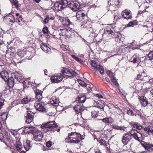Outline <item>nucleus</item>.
Segmentation results:
<instances>
[{"label":"nucleus","mask_w":153,"mask_h":153,"mask_svg":"<svg viewBox=\"0 0 153 153\" xmlns=\"http://www.w3.org/2000/svg\"><path fill=\"white\" fill-rule=\"evenodd\" d=\"M130 46L132 47V49L133 50L138 49L139 48V46L137 44V43L134 42L131 43Z\"/></svg>","instance_id":"58836bf2"},{"label":"nucleus","mask_w":153,"mask_h":153,"mask_svg":"<svg viewBox=\"0 0 153 153\" xmlns=\"http://www.w3.org/2000/svg\"><path fill=\"white\" fill-rule=\"evenodd\" d=\"M52 145V142L51 141H48L46 143V146L49 147L51 146Z\"/></svg>","instance_id":"052dcab7"},{"label":"nucleus","mask_w":153,"mask_h":153,"mask_svg":"<svg viewBox=\"0 0 153 153\" xmlns=\"http://www.w3.org/2000/svg\"><path fill=\"white\" fill-rule=\"evenodd\" d=\"M78 103V104L77 105L74 106V108L75 111L78 113H81L84 110L85 107H84L82 106V104Z\"/></svg>","instance_id":"412c9836"},{"label":"nucleus","mask_w":153,"mask_h":153,"mask_svg":"<svg viewBox=\"0 0 153 153\" xmlns=\"http://www.w3.org/2000/svg\"><path fill=\"white\" fill-rule=\"evenodd\" d=\"M40 48L45 52L49 54L51 52V49L45 43H42L40 44Z\"/></svg>","instance_id":"aec40b11"},{"label":"nucleus","mask_w":153,"mask_h":153,"mask_svg":"<svg viewBox=\"0 0 153 153\" xmlns=\"http://www.w3.org/2000/svg\"><path fill=\"white\" fill-rule=\"evenodd\" d=\"M64 73H63V75L69 77H71L74 76H76L77 74L73 70L70 71L67 68H65L64 69Z\"/></svg>","instance_id":"f8f14e48"},{"label":"nucleus","mask_w":153,"mask_h":153,"mask_svg":"<svg viewBox=\"0 0 153 153\" xmlns=\"http://www.w3.org/2000/svg\"><path fill=\"white\" fill-rule=\"evenodd\" d=\"M86 14V13L83 11H79L76 13V18L78 20H82L85 19Z\"/></svg>","instance_id":"2eb2a0df"},{"label":"nucleus","mask_w":153,"mask_h":153,"mask_svg":"<svg viewBox=\"0 0 153 153\" xmlns=\"http://www.w3.org/2000/svg\"><path fill=\"white\" fill-rule=\"evenodd\" d=\"M142 128V126L140 125H139L138 124L137 125V129L138 130H140Z\"/></svg>","instance_id":"774afa93"},{"label":"nucleus","mask_w":153,"mask_h":153,"mask_svg":"<svg viewBox=\"0 0 153 153\" xmlns=\"http://www.w3.org/2000/svg\"><path fill=\"white\" fill-rule=\"evenodd\" d=\"M143 76L142 75H138L137 78L139 79H141L143 80Z\"/></svg>","instance_id":"e2e57ef3"},{"label":"nucleus","mask_w":153,"mask_h":153,"mask_svg":"<svg viewBox=\"0 0 153 153\" xmlns=\"http://www.w3.org/2000/svg\"><path fill=\"white\" fill-rule=\"evenodd\" d=\"M120 34L118 32H113V33L112 35V37L114 38H120Z\"/></svg>","instance_id":"79ce46f5"},{"label":"nucleus","mask_w":153,"mask_h":153,"mask_svg":"<svg viewBox=\"0 0 153 153\" xmlns=\"http://www.w3.org/2000/svg\"><path fill=\"white\" fill-rule=\"evenodd\" d=\"M32 134L33 135L32 140L36 141H41L43 137L42 133L35 128H34Z\"/></svg>","instance_id":"7ed1b4c3"},{"label":"nucleus","mask_w":153,"mask_h":153,"mask_svg":"<svg viewBox=\"0 0 153 153\" xmlns=\"http://www.w3.org/2000/svg\"><path fill=\"white\" fill-rule=\"evenodd\" d=\"M130 133L136 140L139 141L141 140L139 138H140L142 137V135L137 130L132 129L130 131Z\"/></svg>","instance_id":"0eeeda50"},{"label":"nucleus","mask_w":153,"mask_h":153,"mask_svg":"<svg viewBox=\"0 0 153 153\" xmlns=\"http://www.w3.org/2000/svg\"><path fill=\"white\" fill-rule=\"evenodd\" d=\"M99 143L101 145H104L106 144V142L105 140L102 139Z\"/></svg>","instance_id":"13d9d810"},{"label":"nucleus","mask_w":153,"mask_h":153,"mask_svg":"<svg viewBox=\"0 0 153 153\" xmlns=\"http://www.w3.org/2000/svg\"><path fill=\"white\" fill-rule=\"evenodd\" d=\"M101 120L103 123L105 124H111L113 122V120L111 117H106L102 119H100Z\"/></svg>","instance_id":"c756f323"},{"label":"nucleus","mask_w":153,"mask_h":153,"mask_svg":"<svg viewBox=\"0 0 153 153\" xmlns=\"http://www.w3.org/2000/svg\"><path fill=\"white\" fill-rule=\"evenodd\" d=\"M113 128L117 130H121L123 131H125V128L122 127L121 126H117L115 125H114L113 126Z\"/></svg>","instance_id":"37998d69"},{"label":"nucleus","mask_w":153,"mask_h":153,"mask_svg":"<svg viewBox=\"0 0 153 153\" xmlns=\"http://www.w3.org/2000/svg\"><path fill=\"white\" fill-rule=\"evenodd\" d=\"M42 32L44 34L48 33V28L46 27H44L42 29Z\"/></svg>","instance_id":"864d4df0"},{"label":"nucleus","mask_w":153,"mask_h":153,"mask_svg":"<svg viewBox=\"0 0 153 153\" xmlns=\"http://www.w3.org/2000/svg\"><path fill=\"white\" fill-rule=\"evenodd\" d=\"M122 15L124 18L127 20L130 19L132 18L131 11L127 10H125L123 11L122 13Z\"/></svg>","instance_id":"4468645a"},{"label":"nucleus","mask_w":153,"mask_h":153,"mask_svg":"<svg viewBox=\"0 0 153 153\" xmlns=\"http://www.w3.org/2000/svg\"><path fill=\"white\" fill-rule=\"evenodd\" d=\"M65 22V23H64V25L65 24L67 26L70 25L71 23L69 20V19L68 18H66L64 20L63 22V23H64Z\"/></svg>","instance_id":"a18cd8bd"},{"label":"nucleus","mask_w":153,"mask_h":153,"mask_svg":"<svg viewBox=\"0 0 153 153\" xmlns=\"http://www.w3.org/2000/svg\"><path fill=\"white\" fill-rule=\"evenodd\" d=\"M142 145L146 150L149 151H153V145L152 144L148 143H145Z\"/></svg>","instance_id":"bb28decb"},{"label":"nucleus","mask_w":153,"mask_h":153,"mask_svg":"<svg viewBox=\"0 0 153 153\" xmlns=\"http://www.w3.org/2000/svg\"><path fill=\"white\" fill-rule=\"evenodd\" d=\"M138 123H134L131 124V126L134 128H137V126Z\"/></svg>","instance_id":"680f3d73"},{"label":"nucleus","mask_w":153,"mask_h":153,"mask_svg":"<svg viewBox=\"0 0 153 153\" xmlns=\"http://www.w3.org/2000/svg\"><path fill=\"white\" fill-rule=\"evenodd\" d=\"M106 73L108 76L110 78L113 76H114V74L110 71H107Z\"/></svg>","instance_id":"6e6d98bb"},{"label":"nucleus","mask_w":153,"mask_h":153,"mask_svg":"<svg viewBox=\"0 0 153 153\" xmlns=\"http://www.w3.org/2000/svg\"><path fill=\"white\" fill-rule=\"evenodd\" d=\"M60 30L61 31V33H59V35L64 36L67 42H69L73 41V37L71 34L68 32L67 29H60Z\"/></svg>","instance_id":"423d86ee"},{"label":"nucleus","mask_w":153,"mask_h":153,"mask_svg":"<svg viewBox=\"0 0 153 153\" xmlns=\"http://www.w3.org/2000/svg\"><path fill=\"white\" fill-rule=\"evenodd\" d=\"M34 114L31 111H29L27 112V115L26 122L27 123H30L33 120Z\"/></svg>","instance_id":"ddd939ff"},{"label":"nucleus","mask_w":153,"mask_h":153,"mask_svg":"<svg viewBox=\"0 0 153 153\" xmlns=\"http://www.w3.org/2000/svg\"><path fill=\"white\" fill-rule=\"evenodd\" d=\"M120 18V16L118 15H115L114 16V20H117L118 19H119Z\"/></svg>","instance_id":"0e129e2a"},{"label":"nucleus","mask_w":153,"mask_h":153,"mask_svg":"<svg viewBox=\"0 0 153 153\" xmlns=\"http://www.w3.org/2000/svg\"><path fill=\"white\" fill-rule=\"evenodd\" d=\"M7 84L10 88H13L14 85V79L13 77H10V78L7 81Z\"/></svg>","instance_id":"473e14b6"},{"label":"nucleus","mask_w":153,"mask_h":153,"mask_svg":"<svg viewBox=\"0 0 153 153\" xmlns=\"http://www.w3.org/2000/svg\"><path fill=\"white\" fill-rule=\"evenodd\" d=\"M71 57L74 59L76 61L78 62L83 64L84 62L81 59L79 58L78 57L76 56L75 55H71Z\"/></svg>","instance_id":"a19ab883"},{"label":"nucleus","mask_w":153,"mask_h":153,"mask_svg":"<svg viewBox=\"0 0 153 153\" xmlns=\"http://www.w3.org/2000/svg\"><path fill=\"white\" fill-rule=\"evenodd\" d=\"M96 103L97 105H96V107L98 108H100L101 109L104 110V108L105 107V105L104 103L101 102L100 101H97Z\"/></svg>","instance_id":"72a5a7b5"},{"label":"nucleus","mask_w":153,"mask_h":153,"mask_svg":"<svg viewBox=\"0 0 153 153\" xmlns=\"http://www.w3.org/2000/svg\"><path fill=\"white\" fill-rule=\"evenodd\" d=\"M100 68H97V70L100 71V73L102 74H103L104 73V69L103 68V67L102 66L100 65Z\"/></svg>","instance_id":"09e8293b"},{"label":"nucleus","mask_w":153,"mask_h":153,"mask_svg":"<svg viewBox=\"0 0 153 153\" xmlns=\"http://www.w3.org/2000/svg\"><path fill=\"white\" fill-rule=\"evenodd\" d=\"M34 127L31 126H28L24 128H22V133L24 134L29 133H32Z\"/></svg>","instance_id":"5701e85b"},{"label":"nucleus","mask_w":153,"mask_h":153,"mask_svg":"<svg viewBox=\"0 0 153 153\" xmlns=\"http://www.w3.org/2000/svg\"><path fill=\"white\" fill-rule=\"evenodd\" d=\"M122 3L121 0H110L108 1V4L109 5L114 6L119 5V4Z\"/></svg>","instance_id":"a878e982"},{"label":"nucleus","mask_w":153,"mask_h":153,"mask_svg":"<svg viewBox=\"0 0 153 153\" xmlns=\"http://www.w3.org/2000/svg\"><path fill=\"white\" fill-rule=\"evenodd\" d=\"M113 33V31L111 30L110 29H107L105 30L104 33L102 34V37H103L104 38L106 36H108V37H111Z\"/></svg>","instance_id":"393cba45"},{"label":"nucleus","mask_w":153,"mask_h":153,"mask_svg":"<svg viewBox=\"0 0 153 153\" xmlns=\"http://www.w3.org/2000/svg\"><path fill=\"white\" fill-rule=\"evenodd\" d=\"M18 1L17 0H13L12 1V3L17 8H18L19 6L18 4Z\"/></svg>","instance_id":"de8ad7c7"},{"label":"nucleus","mask_w":153,"mask_h":153,"mask_svg":"<svg viewBox=\"0 0 153 153\" xmlns=\"http://www.w3.org/2000/svg\"><path fill=\"white\" fill-rule=\"evenodd\" d=\"M57 126L55 121H53L42 124L41 127L45 132H48L49 134H52L55 131L53 129Z\"/></svg>","instance_id":"f03ea898"},{"label":"nucleus","mask_w":153,"mask_h":153,"mask_svg":"<svg viewBox=\"0 0 153 153\" xmlns=\"http://www.w3.org/2000/svg\"><path fill=\"white\" fill-rule=\"evenodd\" d=\"M134 25V23L132 22H130L126 26L127 27H133Z\"/></svg>","instance_id":"bf43d9fd"},{"label":"nucleus","mask_w":153,"mask_h":153,"mask_svg":"<svg viewBox=\"0 0 153 153\" xmlns=\"http://www.w3.org/2000/svg\"><path fill=\"white\" fill-rule=\"evenodd\" d=\"M50 102L51 104L56 106L58 104L59 99L55 97H53L50 99Z\"/></svg>","instance_id":"c85d7f7f"},{"label":"nucleus","mask_w":153,"mask_h":153,"mask_svg":"<svg viewBox=\"0 0 153 153\" xmlns=\"http://www.w3.org/2000/svg\"><path fill=\"white\" fill-rule=\"evenodd\" d=\"M130 62L133 63H138L140 61V59L138 54H135L129 59Z\"/></svg>","instance_id":"4be33fe9"},{"label":"nucleus","mask_w":153,"mask_h":153,"mask_svg":"<svg viewBox=\"0 0 153 153\" xmlns=\"http://www.w3.org/2000/svg\"><path fill=\"white\" fill-rule=\"evenodd\" d=\"M95 96L98 97L99 99L103 98L102 96L100 94H96Z\"/></svg>","instance_id":"69168bd1"},{"label":"nucleus","mask_w":153,"mask_h":153,"mask_svg":"<svg viewBox=\"0 0 153 153\" xmlns=\"http://www.w3.org/2000/svg\"><path fill=\"white\" fill-rule=\"evenodd\" d=\"M44 103L39 101H36L34 104V106L36 109L40 111H45V108L44 107Z\"/></svg>","instance_id":"9d476101"},{"label":"nucleus","mask_w":153,"mask_h":153,"mask_svg":"<svg viewBox=\"0 0 153 153\" xmlns=\"http://www.w3.org/2000/svg\"><path fill=\"white\" fill-rule=\"evenodd\" d=\"M63 77V76L61 74H58L51 76V79L53 82L58 83L62 80Z\"/></svg>","instance_id":"1a4fd4ad"},{"label":"nucleus","mask_w":153,"mask_h":153,"mask_svg":"<svg viewBox=\"0 0 153 153\" xmlns=\"http://www.w3.org/2000/svg\"><path fill=\"white\" fill-rule=\"evenodd\" d=\"M49 17L48 16H47L44 20L43 22L45 24H47L48 22Z\"/></svg>","instance_id":"5fc2aeb1"},{"label":"nucleus","mask_w":153,"mask_h":153,"mask_svg":"<svg viewBox=\"0 0 153 153\" xmlns=\"http://www.w3.org/2000/svg\"><path fill=\"white\" fill-rule=\"evenodd\" d=\"M79 83L81 85L84 87H86L87 85L85 83L81 80H79Z\"/></svg>","instance_id":"603ef678"},{"label":"nucleus","mask_w":153,"mask_h":153,"mask_svg":"<svg viewBox=\"0 0 153 153\" xmlns=\"http://www.w3.org/2000/svg\"><path fill=\"white\" fill-rule=\"evenodd\" d=\"M67 0H62L56 2L54 4V7L56 10L60 11L65 8L67 6Z\"/></svg>","instance_id":"39448f33"},{"label":"nucleus","mask_w":153,"mask_h":153,"mask_svg":"<svg viewBox=\"0 0 153 153\" xmlns=\"http://www.w3.org/2000/svg\"><path fill=\"white\" fill-rule=\"evenodd\" d=\"M7 115L4 114L0 115V130H1L3 128V126L1 124V121H5L7 118Z\"/></svg>","instance_id":"7c9ffc66"},{"label":"nucleus","mask_w":153,"mask_h":153,"mask_svg":"<svg viewBox=\"0 0 153 153\" xmlns=\"http://www.w3.org/2000/svg\"><path fill=\"white\" fill-rule=\"evenodd\" d=\"M144 130L149 135H153V124L150 123L147 127L144 128Z\"/></svg>","instance_id":"f3484780"},{"label":"nucleus","mask_w":153,"mask_h":153,"mask_svg":"<svg viewBox=\"0 0 153 153\" xmlns=\"http://www.w3.org/2000/svg\"><path fill=\"white\" fill-rule=\"evenodd\" d=\"M139 97L140 102L142 105L144 107L146 106L148 103V101L146 97L143 96Z\"/></svg>","instance_id":"b1692460"},{"label":"nucleus","mask_w":153,"mask_h":153,"mask_svg":"<svg viewBox=\"0 0 153 153\" xmlns=\"http://www.w3.org/2000/svg\"><path fill=\"white\" fill-rule=\"evenodd\" d=\"M0 76L5 81H8L10 79L9 78L8 73L6 71H2L0 72Z\"/></svg>","instance_id":"a211bd4d"},{"label":"nucleus","mask_w":153,"mask_h":153,"mask_svg":"<svg viewBox=\"0 0 153 153\" xmlns=\"http://www.w3.org/2000/svg\"><path fill=\"white\" fill-rule=\"evenodd\" d=\"M131 138V136L129 134H124L122 137V142L124 145H126L130 141Z\"/></svg>","instance_id":"dca6fc26"},{"label":"nucleus","mask_w":153,"mask_h":153,"mask_svg":"<svg viewBox=\"0 0 153 153\" xmlns=\"http://www.w3.org/2000/svg\"><path fill=\"white\" fill-rule=\"evenodd\" d=\"M110 78H111V81L114 82H115V84L116 85H119L118 83H117L116 79H115V77H114V76H112Z\"/></svg>","instance_id":"3c124183"},{"label":"nucleus","mask_w":153,"mask_h":153,"mask_svg":"<svg viewBox=\"0 0 153 153\" xmlns=\"http://www.w3.org/2000/svg\"><path fill=\"white\" fill-rule=\"evenodd\" d=\"M24 147L26 151H28L30 147V142L29 141H27L24 145Z\"/></svg>","instance_id":"4c0bfd02"},{"label":"nucleus","mask_w":153,"mask_h":153,"mask_svg":"<svg viewBox=\"0 0 153 153\" xmlns=\"http://www.w3.org/2000/svg\"><path fill=\"white\" fill-rule=\"evenodd\" d=\"M143 58L145 60L148 59L150 60L153 59V51H150L147 55L146 56Z\"/></svg>","instance_id":"2f4dec72"},{"label":"nucleus","mask_w":153,"mask_h":153,"mask_svg":"<svg viewBox=\"0 0 153 153\" xmlns=\"http://www.w3.org/2000/svg\"><path fill=\"white\" fill-rule=\"evenodd\" d=\"M2 95L1 94H0V109L1 107L4 105V102L5 101L3 99L1 98Z\"/></svg>","instance_id":"c03bdc74"},{"label":"nucleus","mask_w":153,"mask_h":153,"mask_svg":"<svg viewBox=\"0 0 153 153\" xmlns=\"http://www.w3.org/2000/svg\"><path fill=\"white\" fill-rule=\"evenodd\" d=\"M127 114L130 116L134 115L133 112L132 110L130 109H129L127 110Z\"/></svg>","instance_id":"4d7b16f0"},{"label":"nucleus","mask_w":153,"mask_h":153,"mask_svg":"<svg viewBox=\"0 0 153 153\" xmlns=\"http://www.w3.org/2000/svg\"><path fill=\"white\" fill-rule=\"evenodd\" d=\"M16 148L18 151L20 150L22 148V145L21 143L17 142L16 143Z\"/></svg>","instance_id":"49530a36"},{"label":"nucleus","mask_w":153,"mask_h":153,"mask_svg":"<svg viewBox=\"0 0 153 153\" xmlns=\"http://www.w3.org/2000/svg\"><path fill=\"white\" fill-rule=\"evenodd\" d=\"M34 92L36 94V98L37 99V101H40L42 98V92L37 89L34 90Z\"/></svg>","instance_id":"6ab92c4d"},{"label":"nucleus","mask_w":153,"mask_h":153,"mask_svg":"<svg viewBox=\"0 0 153 153\" xmlns=\"http://www.w3.org/2000/svg\"><path fill=\"white\" fill-rule=\"evenodd\" d=\"M86 100V97L84 95H80L76 100V102L79 103L81 104L84 102Z\"/></svg>","instance_id":"cd10ccee"},{"label":"nucleus","mask_w":153,"mask_h":153,"mask_svg":"<svg viewBox=\"0 0 153 153\" xmlns=\"http://www.w3.org/2000/svg\"><path fill=\"white\" fill-rule=\"evenodd\" d=\"M30 101H31L30 97L27 96L21 100V103L23 104H26Z\"/></svg>","instance_id":"f704fd0d"},{"label":"nucleus","mask_w":153,"mask_h":153,"mask_svg":"<svg viewBox=\"0 0 153 153\" xmlns=\"http://www.w3.org/2000/svg\"><path fill=\"white\" fill-rule=\"evenodd\" d=\"M84 139L79 133L72 132L68 134V137L66 138L65 141L66 143H77Z\"/></svg>","instance_id":"f257e3e1"},{"label":"nucleus","mask_w":153,"mask_h":153,"mask_svg":"<svg viewBox=\"0 0 153 153\" xmlns=\"http://www.w3.org/2000/svg\"><path fill=\"white\" fill-rule=\"evenodd\" d=\"M2 19L4 20H7V21L13 23L15 22V19L14 16L11 13L8 14L6 13L2 15Z\"/></svg>","instance_id":"6e6552de"},{"label":"nucleus","mask_w":153,"mask_h":153,"mask_svg":"<svg viewBox=\"0 0 153 153\" xmlns=\"http://www.w3.org/2000/svg\"><path fill=\"white\" fill-rule=\"evenodd\" d=\"M13 75L15 79L20 82L23 83L25 82L23 74L21 72L16 71L14 73Z\"/></svg>","instance_id":"9b49d317"},{"label":"nucleus","mask_w":153,"mask_h":153,"mask_svg":"<svg viewBox=\"0 0 153 153\" xmlns=\"http://www.w3.org/2000/svg\"><path fill=\"white\" fill-rule=\"evenodd\" d=\"M98 63L94 61H92L91 62V65L92 67V68L94 70H97V68H99L100 65L98 64Z\"/></svg>","instance_id":"c9c22d12"},{"label":"nucleus","mask_w":153,"mask_h":153,"mask_svg":"<svg viewBox=\"0 0 153 153\" xmlns=\"http://www.w3.org/2000/svg\"><path fill=\"white\" fill-rule=\"evenodd\" d=\"M92 116L93 117H95L98 116V112L95 111H92L91 112Z\"/></svg>","instance_id":"8fccbe9b"},{"label":"nucleus","mask_w":153,"mask_h":153,"mask_svg":"<svg viewBox=\"0 0 153 153\" xmlns=\"http://www.w3.org/2000/svg\"><path fill=\"white\" fill-rule=\"evenodd\" d=\"M151 83V86H153V79H151L149 80V82L148 83V84H149V83Z\"/></svg>","instance_id":"338daca9"},{"label":"nucleus","mask_w":153,"mask_h":153,"mask_svg":"<svg viewBox=\"0 0 153 153\" xmlns=\"http://www.w3.org/2000/svg\"><path fill=\"white\" fill-rule=\"evenodd\" d=\"M26 54V52L23 50H19L17 52V55L20 58L24 57L25 56V54Z\"/></svg>","instance_id":"ea45409f"},{"label":"nucleus","mask_w":153,"mask_h":153,"mask_svg":"<svg viewBox=\"0 0 153 153\" xmlns=\"http://www.w3.org/2000/svg\"><path fill=\"white\" fill-rule=\"evenodd\" d=\"M67 6L72 10L75 11L80 9L81 8L79 3L76 0L71 1H68Z\"/></svg>","instance_id":"20e7f679"},{"label":"nucleus","mask_w":153,"mask_h":153,"mask_svg":"<svg viewBox=\"0 0 153 153\" xmlns=\"http://www.w3.org/2000/svg\"><path fill=\"white\" fill-rule=\"evenodd\" d=\"M90 22L89 21L85 20L82 24L81 27H82L87 28L90 27Z\"/></svg>","instance_id":"e433bc0d"}]
</instances>
